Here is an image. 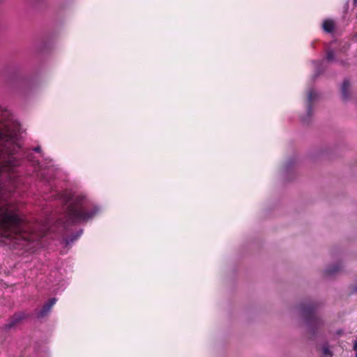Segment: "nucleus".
<instances>
[{
  "instance_id": "f257e3e1",
  "label": "nucleus",
  "mask_w": 357,
  "mask_h": 357,
  "mask_svg": "<svg viewBox=\"0 0 357 357\" xmlns=\"http://www.w3.org/2000/svg\"><path fill=\"white\" fill-rule=\"evenodd\" d=\"M20 125L15 122L0 124V172H10L20 165L15 156L21 149Z\"/></svg>"
},
{
  "instance_id": "f03ea898",
  "label": "nucleus",
  "mask_w": 357,
  "mask_h": 357,
  "mask_svg": "<svg viewBox=\"0 0 357 357\" xmlns=\"http://www.w3.org/2000/svg\"><path fill=\"white\" fill-rule=\"evenodd\" d=\"M0 226L16 239L31 242L36 238L31 225L8 204L0 206Z\"/></svg>"
},
{
  "instance_id": "7ed1b4c3",
  "label": "nucleus",
  "mask_w": 357,
  "mask_h": 357,
  "mask_svg": "<svg viewBox=\"0 0 357 357\" xmlns=\"http://www.w3.org/2000/svg\"><path fill=\"white\" fill-rule=\"evenodd\" d=\"M97 212L98 208L91 206L84 196H77L67 208L66 223L73 225L87 221L93 218Z\"/></svg>"
},
{
  "instance_id": "20e7f679",
  "label": "nucleus",
  "mask_w": 357,
  "mask_h": 357,
  "mask_svg": "<svg viewBox=\"0 0 357 357\" xmlns=\"http://www.w3.org/2000/svg\"><path fill=\"white\" fill-rule=\"evenodd\" d=\"M300 310L312 338L324 325L323 321L316 314L317 305L311 302L303 303L300 305Z\"/></svg>"
},
{
  "instance_id": "39448f33",
  "label": "nucleus",
  "mask_w": 357,
  "mask_h": 357,
  "mask_svg": "<svg viewBox=\"0 0 357 357\" xmlns=\"http://www.w3.org/2000/svg\"><path fill=\"white\" fill-rule=\"evenodd\" d=\"M26 317V315L24 314V312H16L11 317H10L7 323L3 326V328L6 331H9L12 328H14L18 324H20Z\"/></svg>"
},
{
  "instance_id": "423d86ee",
  "label": "nucleus",
  "mask_w": 357,
  "mask_h": 357,
  "mask_svg": "<svg viewBox=\"0 0 357 357\" xmlns=\"http://www.w3.org/2000/svg\"><path fill=\"white\" fill-rule=\"evenodd\" d=\"M56 299L55 298H50L46 303L44 304L42 309L38 311L37 317L38 318H43L47 315L53 305L56 303Z\"/></svg>"
},
{
  "instance_id": "0eeeda50",
  "label": "nucleus",
  "mask_w": 357,
  "mask_h": 357,
  "mask_svg": "<svg viewBox=\"0 0 357 357\" xmlns=\"http://www.w3.org/2000/svg\"><path fill=\"white\" fill-rule=\"evenodd\" d=\"M317 97V93L314 90H310L307 93V115L311 116L312 115V101L314 100V98Z\"/></svg>"
},
{
  "instance_id": "6e6552de",
  "label": "nucleus",
  "mask_w": 357,
  "mask_h": 357,
  "mask_svg": "<svg viewBox=\"0 0 357 357\" xmlns=\"http://www.w3.org/2000/svg\"><path fill=\"white\" fill-rule=\"evenodd\" d=\"M349 82L347 79L344 80L341 89L342 97L344 100H347L349 98Z\"/></svg>"
},
{
  "instance_id": "1a4fd4ad",
  "label": "nucleus",
  "mask_w": 357,
  "mask_h": 357,
  "mask_svg": "<svg viewBox=\"0 0 357 357\" xmlns=\"http://www.w3.org/2000/svg\"><path fill=\"white\" fill-rule=\"evenodd\" d=\"M322 28L326 33H333L335 29V23L332 20H325L322 24Z\"/></svg>"
},
{
  "instance_id": "9d476101",
  "label": "nucleus",
  "mask_w": 357,
  "mask_h": 357,
  "mask_svg": "<svg viewBox=\"0 0 357 357\" xmlns=\"http://www.w3.org/2000/svg\"><path fill=\"white\" fill-rule=\"evenodd\" d=\"M341 269V265L339 264H335L333 266L327 268L326 270V275H332L333 273H335L338 272Z\"/></svg>"
},
{
  "instance_id": "9b49d317",
  "label": "nucleus",
  "mask_w": 357,
  "mask_h": 357,
  "mask_svg": "<svg viewBox=\"0 0 357 357\" xmlns=\"http://www.w3.org/2000/svg\"><path fill=\"white\" fill-rule=\"evenodd\" d=\"M81 233H82V231L80 233L75 234L66 238V245L73 243L75 241H76L81 235Z\"/></svg>"
},
{
  "instance_id": "f8f14e48",
  "label": "nucleus",
  "mask_w": 357,
  "mask_h": 357,
  "mask_svg": "<svg viewBox=\"0 0 357 357\" xmlns=\"http://www.w3.org/2000/svg\"><path fill=\"white\" fill-rule=\"evenodd\" d=\"M322 353L324 357H332L333 353L326 346H324L322 349Z\"/></svg>"
},
{
  "instance_id": "ddd939ff",
  "label": "nucleus",
  "mask_w": 357,
  "mask_h": 357,
  "mask_svg": "<svg viewBox=\"0 0 357 357\" xmlns=\"http://www.w3.org/2000/svg\"><path fill=\"white\" fill-rule=\"evenodd\" d=\"M334 54L332 50H328L326 53V59L328 61H332L334 59Z\"/></svg>"
},
{
  "instance_id": "4468645a",
  "label": "nucleus",
  "mask_w": 357,
  "mask_h": 357,
  "mask_svg": "<svg viewBox=\"0 0 357 357\" xmlns=\"http://www.w3.org/2000/svg\"><path fill=\"white\" fill-rule=\"evenodd\" d=\"M33 151L35 152H37V153H40L41 152V148L40 146H36L33 149Z\"/></svg>"
},
{
  "instance_id": "2eb2a0df",
  "label": "nucleus",
  "mask_w": 357,
  "mask_h": 357,
  "mask_svg": "<svg viewBox=\"0 0 357 357\" xmlns=\"http://www.w3.org/2000/svg\"><path fill=\"white\" fill-rule=\"evenodd\" d=\"M353 349L354 351L357 352V340L354 341Z\"/></svg>"
},
{
  "instance_id": "dca6fc26",
  "label": "nucleus",
  "mask_w": 357,
  "mask_h": 357,
  "mask_svg": "<svg viewBox=\"0 0 357 357\" xmlns=\"http://www.w3.org/2000/svg\"><path fill=\"white\" fill-rule=\"evenodd\" d=\"M355 290L356 291H357V286L355 287Z\"/></svg>"
},
{
  "instance_id": "f3484780",
  "label": "nucleus",
  "mask_w": 357,
  "mask_h": 357,
  "mask_svg": "<svg viewBox=\"0 0 357 357\" xmlns=\"http://www.w3.org/2000/svg\"><path fill=\"white\" fill-rule=\"evenodd\" d=\"M356 357H357V352H356Z\"/></svg>"
},
{
  "instance_id": "a211bd4d",
  "label": "nucleus",
  "mask_w": 357,
  "mask_h": 357,
  "mask_svg": "<svg viewBox=\"0 0 357 357\" xmlns=\"http://www.w3.org/2000/svg\"><path fill=\"white\" fill-rule=\"evenodd\" d=\"M355 1H356L357 0H354Z\"/></svg>"
}]
</instances>
